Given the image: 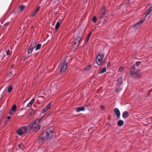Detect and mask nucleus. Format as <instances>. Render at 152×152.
<instances>
[{"mask_svg":"<svg viewBox=\"0 0 152 152\" xmlns=\"http://www.w3.org/2000/svg\"><path fill=\"white\" fill-rule=\"evenodd\" d=\"M53 127H50L47 129L46 132H43L41 135L39 140L40 142H42L45 140H50L53 137Z\"/></svg>","mask_w":152,"mask_h":152,"instance_id":"obj_1","label":"nucleus"},{"mask_svg":"<svg viewBox=\"0 0 152 152\" xmlns=\"http://www.w3.org/2000/svg\"><path fill=\"white\" fill-rule=\"evenodd\" d=\"M41 119L38 118L33 121L30 125H29L30 130H32L33 131H37L40 128V124Z\"/></svg>","mask_w":152,"mask_h":152,"instance_id":"obj_2","label":"nucleus"},{"mask_svg":"<svg viewBox=\"0 0 152 152\" xmlns=\"http://www.w3.org/2000/svg\"><path fill=\"white\" fill-rule=\"evenodd\" d=\"M30 131L29 125H24L22 126L17 131L18 135L22 136L23 134L28 133Z\"/></svg>","mask_w":152,"mask_h":152,"instance_id":"obj_3","label":"nucleus"},{"mask_svg":"<svg viewBox=\"0 0 152 152\" xmlns=\"http://www.w3.org/2000/svg\"><path fill=\"white\" fill-rule=\"evenodd\" d=\"M135 65L132 66L130 69V75L134 77L138 78L140 76L141 74L139 71H138Z\"/></svg>","mask_w":152,"mask_h":152,"instance_id":"obj_4","label":"nucleus"},{"mask_svg":"<svg viewBox=\"0 0 152 152\" xmlns=\"http://www.w3.org/2000/svg\"><path fill=\"white\" fill-rule=\"evenodd\" d=\"M104 56V55L103 54L102 55L100 54H99L97 56L96 58V62L98 65H100L102 64Z\"/></svg>","mask_w":152,"mask_h":152,"instance_id":"obj_5","label":"nucleus"},{"mask_svg":"<svg viewBox=\"0 0 152 152\" xmlns=\"http://www.w3.org/2000/svg\"><path fill=\"white\" fill-rule=\"evenodd\" d=\"M81 38L80 37H77L72 42V45H73L75 47H77L80 44L81 41Z\"/></svg>","mask_w":152,"mask_h":152,"instance_id":"obj_6","label":"nucleus"},{"mask_svg":"<svg viewBox=\"0 0 152 152\" xmlns=\"http://www.w3.org/2000/svg\"><path fill=\"white\" fill-rule=\"evenodd\" d=\"M67 67V66L66 63L65 62H63L61 63L60 66L61 72H64L66 71Z\"/></svg>","mask_w":152,"mask_h":152,"instance_id":"obj_7","label":"nucleus"},{"mask_svg":"<svg viewBox=\"0 0 152 152\" xmlns=\"http://www.w3.org/2000/svg\"><path fill=\"white\" fill-rule=\"evenodd\" d=\"M106 13V8L104 7H102L100 10L99 13V17L102 18H104Z\"/></svg>","mask_w":152,"mask_h":152,"instance_id":"obj_8","label":"nucleus"},{"mask_svg":"<svg viewBox=\"0 0 152 152\" xmlns=\"http://www.w3.org/2000/svg\"><path fill=\"white\" fill-rule=\"evenodd\" d=\"M145 19L143 18L140 22H137L134 26V28L135 29H137L139 28L140 25L142 24L145 21Z\"/></svg>","mask_w":152,"mask_h":152,"instance_id":"obj_9","label":"nucleus"},{"mask_svg":"<svg viewBox=\"0 0 152 152\" xmlns=\"http://www.w3.org/2000/svg\"><path fill=\"white\" fill-rule=\"evenodd\" d=\"M152 10V7H150L149 9L146 10L144 12V13L145 15V16L143 18L145 19L146 17H147L148 16V15L149 14V13L151 12Z\"/></svg>","mask_w":152,"mask_h":152,"instance_id":"obj_10","label":"nucleus"},{"mask_svg":"<svg viewBox=\"0 0 152 152\" xmlns=\"http://www.w3.org/2000/svg\"><path fill=\"white\" fill-rule=\"evenodd\" d=\"M51 103L48 104L44 109H42V112L44 113L47 111L50 108Z\"/></svg>","mask_w":152,"mask_h":152,"instance_id":"obj_11","label":"nucleus"},{"mask_svg":"<svg viewBox=\"0 0 152 152\" xmlns=\"http://www.w3.org/2000/svg\"><path fill=\"white\" fill-rule=\"evenodd\" d=\"M114 112L115 114L117 116L118 118H119L121 115L120 111L117 108H115L114 109Z\"/></svg>","mask_w":152,"mask_h":152,"instance_id":"obj_12","label":"nucleus"},{"mask_svg":"<svg viewBox=\"0 0 152 152\" xmlns=\"http://www.w3.org/2000/svg\"><path fill=\"white\" fill-rule=\"evenodd\" d=\"M39 8L40 6H37L35 10L34 11L32 12V13L30 16L31 17L34 16L36 15L38 11L39 10Z\"/></svg>","mask_w":152,"mask_h":152,"instance_id":"obj_13","label":"nucleus"},{"mask_svg":"<svg viewBox=\"0 0 152 152\" xmlns=\"http://www.w3.org/2000/svg\"><path fill=\"white\" fill-rule=\"evenodd\" d=\"M62 20H59L57 22L55 28L56 29H57L59 27L60 24L61 23Z\"/></svg>","mask_w":152,"mask_h":152,"instance_id":"obj_14","label":"nucleus"},{"mask_svg":"<svg viewBox=\"0 0 152 152\" xmlns=\"http://www.w3.org/2000/svg\"><path fill=\"white\" fill-rule=\"evenodd\" d=\"M85 110V107H78L76 108V111L77 112H79L80 111H83Z\"/></svg>","mask_w":152,"mask_h":152,"instance_id":"obj_15","label":"nucleus"},{"mask_svg":"<svg viewBox=\"0 0 152 152\" xmlns=\"http://www.w3.org/2000/svg\"><path fill=\"white\" fill-rule=\"evenodd\" d=\"M35 99H32L29 102L27 106V107H31V106L34 102L35 101Z\"/></svg>","mask_w":152,"mask_h":152,"instance_id":"obj_16","label":"nucleus"},{"mask_svg":"<svg viewBox=\"0 0 152 152\" xmlns=\"http://www.w3.org/2000/svg\"><path fill=\"white\" fill-rule=\"evenodd\" d=\"M129 115V114L127 112L125 111L123 113L122 116L123 118H126Z\"/></svg>","mask_w":152,"mask_h":152,"instance_id":"obj_17","label":"nucleus"},{"mask_svg":"<svg viewBox=\"0 0 152 152\" xmlns=\"http://www.w3.org/2000/svg\"><path fill=\"white\" fill-rule=\"evenodd\" d=\"M36 45L37 44L36 42H33L31 43L29 47H30V48H32L34 49L36 47Z\"/></svg>","mask_w":152,"mask_h":152,"instance_id":"obj_18","label":"nucleus"},{"mask_svg":"<svg viewBox=\"0 0 152 152\" xmlns=\"http://www.w3.org/2000/svg\"><path fill=\"white\" fill-rule=\"evenodd\" d=\"M124 124V121L122 120H120L118 122V125L120 126H121Z\"/></svg>","mask_w":152,"mask_h":152,"instance_id":"obj_19","label":"nucleus"},{"mask_svg":"<svg viewBox=\"0 0 152 152\" xmlns=\"http://www.w3.org/2000/svg\"><path fill=\"white\" fill-rule=\"evenodd\" d=\"M106 67H104L100 71V73H102L106 72Z\"/></svg>","mask_w":152,"mask_h":152,"instance_id":"obj_20","label":"nucleus"},{"mask_svg":"<svg viewBox=\"0 0 152 152\" xmlns=\"http://www.w3.org/2000/svg\"><path fill=\"white\" fill-rule=\"evenodd\" d=\"M25 6L23 5H22L20 6V10L21 12L25 8Z\"/></svg>","mask_w":152,"mask_h":152,"instance_id":"obj_21","label":"nucleus"},{"mask_svg":"<svg viewBox=\"0 0 152 152\" xmlns=\"http://www.w3.org/2000/svg\"><path fill=\"white\" fill-rule=\"evenodd\" d=\"M13 88V86L12 85H10L8 88V91L9 92H10Z\"/></svg>","mask_w":152,"mask_h":152,"instance_id":"obj_22","label":"nucleus"},{"mask_svg":"<svg viewBox=\"0 0 152 152\" xmlns=\"http://www.w3.org/2000/svg\"><path fill=\"white\" fill-rule=\"evenodd\" d=\"M16 109V106L15 105H14L12 107L11 110L13 111H15Z\"/></svg>","mask_w":152,"mask_h":152,"instance_id":"obj_23","label":"nucleus"},{"mask_svg":"<svg viewBox=\"0 0 152 152\" xmlns=\"http://www.w3.org/2000/svg\"><path fill=\"white\" fill-rule=\"evenodd\" d=\"M41 47V44H38L37 45V47L36 48V50H37L39 49Z\"/></svg>","mask_w":152,"mask_h":152,"instance_id":"obj_24","label":"nucleus"},{"mask_svg":"<svg viewBox=\"0 0 152 152\" xmlns=\"http://www.w3.org/2000/svg\"><path fill=\"white\" fill-rule=\"evenodd\" d=\"M33 48H30L29 47V48L28 50V53H30L32 52Z\"/></svg>","mask_w":152,"mask_h":152,"instance_id":"obj_25","label":"nucleus"},{"mask_svg":"<svg viewBox=\"0 0 152 152\" xmlns=\"http://www.w3.org/2000/svg\"><path fill=\"white\" fill-rule=\"evenodd\" d=\"M91 68V65H88L85 68V70H90Z\"/></svg>","mask_w":152,"mask_h":152,"instance_id":"obj_26","label":"nucleus"},{"mask_svg":"<svg viewBox=\"0 0 152 152\" xmlns=\"http://www.w3.org/2000/svg\"><path fill=\"white\" fill-rule=\"evenodd\" d=\"M97 21V18L96 16H94L93 18V21L94 23H95Z\"/></svg>","mask_w":152,"mask_h":152,"instance_id":"obj_27","label":"nucleus"},{"mask_svg":"<svg viewBox=\"0 0 152 152\" xmlns=\"http://www.w3.org/2000/svg\"><path fill=\"white\" fill-rule=\"evenodd\" d=\"M124 66H121L119 68V71L120 72L122 71L124 69Z\"/></svg>","mask_w":152,"mask_h":152,"instance_id":"obj_28","label":"nucleus"},{"mask_svg":"<svg viewBox=\"0 0 152 152\" xmlns=\"http://www.w3.org/2000/svg\"><path fill=\"white\" fill-rule=\"evenodd\" d=\"M18 147L20 148H22L23 147V145L22 143H21L18 145Z\"/></svg>","mask_w":152,"mask_h":152,"instance_id":"obj_29","label":"nucleus"},{"mask_svg":"<svg viewBox=\"0 0 152 152\" xmlns=\"http://www.w3.org/2000/svg\"><path fill=\"white\" fill-rule=\"evenodd\" d=\"M122 78H118V82H120V85H121V83H122Z\"/></svg>","mask_w":152,"mask_h":152,"instance_id":"obj_30","label":"nucleus"},{"mask_svg":"<svg viewBox=\"0 0 152 152\" xmlns=\"http://www.w3.org/2000/svg\"><path fill=\"white\" fill-rule=\"evenodd\" d=\"M140 62H137L136 63V65H135V66H139L140 65Z\"/></svg>","mask_w":152,"mask_h":152,"instance_id":"obj_31","label":"nucleus"},{"mask_svg":"<svg viewBox=\"0 0 152 152\" xmlns=\"http://www.w3.org/2000/svg\"><path fill=\"white\" fill-rule=\"evenodd\" d=\"M10 51L9 50H7L6 52V54L8 55H9L10 54Z\"/></svg>","mask_w":152,"mask_h":152,"instance_id":"obj_32","label":"nucleus"},{"mask_svg":"<svg viewBox=\"0 0 152 152\" xmlns=\"http://www.w3.org/2000/svg\"><path fill=\"white\" fill-rule=\"evenodd\" d=\"M89 38L90 37H87V39L85 40V42L87 43L88 42V40L89 39Z\"/></svg>","mask_w":152,"mask_h":152,"instance_id":"obj_33","label":"nucleus"},{"mask_svg":"<svg viewBox=\"0 0 152 152\" xmlns=\"http://www.w3.org/2000/svg\"><path fill=\"white\" fill-rule=\"evenodd\" d=\"M12 75V72H10V73L9 74V76L10 77Z\"/></svg>","mask_w":152,"mask_h":152,"instance_id":"obj_34","label":"nucleus"},{"mask_svg":"<svg viewBox=\"0 0 152 152\" xmlns=\"http://www.w3.org/2000/svg\"><path fill=\"white\" fill-rule=\"evenodd\" d=\"M8 24H9V23L8 22H6L4 23V26H7L8 25Z\"/></svg>","mask_w":152,"mask_h":152,"instance_id":"obj_35","label":"nucleus"},{"mask_svg":"<svg viewBox=\"0 0 152 152\" xmlns=\"http://www.w3.org/2000/svg\"><path fill=\"white\" fill-rule=\"evenodd\" d=\"M13 111L11 110V111H10V114H11V115L12 114H13Z\"/></svg>","mask_w":152,"mask_h":152,"instance_id":"obj_36","label":"nucleus"},{"mask_svg":"<svg viewBox=\"0 0 152 152\" xmlns=\"http://www.w3.org/2000/svg\"><path fill=\"white\" fill-rule=\"evenodd\" d=\"M91 32H90V33L88 35V37H90V36H91Z\"/></svg>","mask_w":152,"mask_h":152,"instance_id":"obj_37","label":"nucleus"},{"mask_svg":"<svg viewBox=\"0 0 152 152\" xmlns=\"http://www.w3.org/2000/svg\"><path fill=\"white\" fill-rule=\"evenodd\" d=\"M11 118V117L10 116H8L7 117V119L8 120L10 119Z\"/></svg>","mask_w":152,"mask_h":152,"instance_id":"obj_38","label":"nucleus"},{"mask_svg":"<svg viewBox=\"0 0 152 152\" xmlns=\"http://www.w3.org/2000/svg\"><path fill=\"white\" fill-rule=\"evenodd\" d=\"M13 66H14V65H12V66H11V68H12L13 67Z\"/></svg>","mask_w":152,"mask_h":152,"instance_id":"obj_39","label":"nucleus"},{"mask_svg":"<svg viewBox=\"0 0 152 152\" xmlns=\"http://www.w3.org/2000/svg\"><path fill=\"white\" fill-rule=\"evenodd\" d=\"M67 56H65V58H67Z\"/></svg>","mask_w":152,"mask_h":152,"instance_id":"obj_40","label":"nucleus"},{"mask_svg":"<svg viewBox=\"0 0 152 152\" xmlns=\"http://www.w3.org/2000/svg\"><path fill=\"white\" fill-rule=\"evenodd\" d=\"M33 27V26H32L31 27V28H32Z\"/></svg>","mask_w":152,"mask_h":152,"instance_id":"obj_41","label":"nucleus"},{"mask_svg":"<svg viewBox=\"0 0 152 152\" xmlns=\"http://www.w3.org/2000/svg\"><path fill=\"white\" fill-rule=\"evenodd\" d=\"M101 107L102 108H103V107H102H102Z\"/></svg>","mask_w":152,"mask_h":152,"instance_id":"obj_42","label":"nucleus"},{"mask_svg":"<svg viewBox=\"0 0 152 152\" xmlns=\"http://www.w3.org/2000/svg\"><path fill=\"white\" fill-rule=\"evenodd\" d=\"M150 16H149L148 17V18H149V17H150Z\"/></svg>","mask_w":152,"mask_h":152,"instance_id":"obj_43","label":"nucleus"},{"mask_svg":"<svg viewBox=\"0 0 152 152\" xmlns=\"http://www.w3.org/2000/svg\"><path fill=\"white\" fill-rule=\"evenodd\" d=\"M1 27V25H0V27Z\"/></svg>","mask_w":152,"mask_h":152,"instance_id":"obj_44","label":"nucleus"}]
</instances>
